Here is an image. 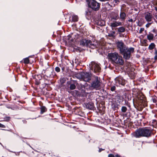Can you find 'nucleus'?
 Listing matches in <instances>:
<instances>
[{"label": "nucleus", "mask_w": 157, "mask_h": 157, "mask_svg": "<svg viewBox=\"0 0 157 157\" xmlns=\"http://www.w3.org/2000/svg\"><path fill=\"white\" fill-rule=\"evenodd\" d=\"M117 48L119 50L120 53L123 55L125 59H128L130 57L131 54L134 51V48H128L124 43L121 41L117 43Z\"/></svg>", "instance_id": "f257e3e1"}, {"label": "nucleus", "mask_w": 157, "mask_h": 157, "mask_svg": "<svg viewBox=\"0 0 157 157\" xmlns=\"http://www.w3.org/2000/svg\"><path fill=\"white\" fill-rule=\"evenodd\" d=\"M151 130L146 128H143L137 129L132 133V135L136 138H140L141 137H149L151 136Z\"/></svg>", "instance_id": "f03ea898"}, {"label": "nucleus", "mask_w": 157, "mask_h": 157, "mask_svg": "<svg viewBox=\"0 0 157 157\" xmlns=\"http://www.w3.org/2000/svg\"><path fill=\"white\" fill-rule=\"evenodd\" d=\"M108 56L110 60L120 65H122L123 64L122 57L120 56L117 52L109 53Z\"/></svg>", "instance_id": "7ed1b4c3"}, {"label": "nucleus", "mask_w": 157, "mask_h": 157, "mask_svg": "<svg viewBox=\"0 0 157 157\" xmlns=\"http://www.w3.org/2000/svg\"><path fill=\"white\" fill-rule=\"evenodd\" d=\"M80 45L82 46L89 47L92 48H95L98 46V44L96 41H91L89 40L83 39L80 42Z\"/></svg>", "instance_id": "20e7f679"}, {"label": "nucleus", "mask_w": 157, "mask_h": 157, "mask_svg": "<svg viewBox=\"0 0 157 157\" xmlns=\"http://www.w3.org/2000/svg\"><path fill=\"white\" fill-rule=\"evenodd\" d=\"M75 76L80 80L88 82L91 79V75L87 72H81L76 74Z\"/></svg>", "instance_id": "39448f33"}, {"label": "nucleus", "mask_w": 157, "mask_h": 157, "mask_svg": "<svg viewBox=\"0 0 157 157\" xmlns=\"http://www.w3.org/2000/svg\"><path fill=\"white\" fill-rule=\"evenodd\" d=\"M89 7L94 10H98L100 7L99 4L95 0H87Z\"/></svg>", "instance_id": "423d86ee"}, {"label": "nucleus", "mask_w": 157, "mask_h": 157, "mask_svg": "<svg viewBox=\"0 0 157 157\" xmlns=\"http://www.w3.org/2000/svg\"><path fill=\"white\" fill-rule=\"evenodd\" d=\"M100 79L98 77H95L94 79L91 84V87L96 90L99 89L101 84Z\"/></svg>", "instance_id": "0eeeda50"}, {"label": "nucleus", "mask_w": 157, "mask_h": 157, "mask_svg": "<svg viewBox=\"0 0 157 157\" xmlns=\"http://www.w3.org/2000/svg\"><path fill=\"white\" fill-rule=\"evenodd\" d=\"M115 85L118 86L120 85L124 86L126 83V81L121 76L118 77L115 79Z\"/></svg>", "instance_id": "6e6552de"}, {"label": "nucleus", "mask_w": 157, "mask_h": 157, "mask_svg": "<svg viewBox=\"0 0 157 157\" xmlns=\"http://www.w3.org/2000/svg\"><path fill=\"white\" fill-rule=\"evenodd\" d=\"M91 68L93 70H94V72H99L101 71V68L99 65L94 62L91 63Z\"/></svg>", "instance_id": "1a4fd4ad"}, {"label": "nucleus", "mask_w": 157, "mask_h": 157, "mask_svg": "<svg viewBox=\"0 0 157 157\" xmlns=\"http://www.w3.org/2000/svg\"><path fill=\"white\" fill-rule=\"evenodd\" d=\"M144 17L146 20L147 21H151L152 16L149 13L146 12L145 13Z\"/></svg>", "instance_id": "9d476101"}, {"label": "nucleus", "mask_w": 157, "mask_h": 157, "mask_svg": "<svg viewBox=\"0 0 157 157\" xmlns=\"http://www.w3.org/2000/svg\"><path fill=\"white\" fill-rule=\"evenodd\" d=\"M110 25L112 28H113L119 26H121L122 25V24L120 22L115 21L114 22L111 23Z\"/></svg>", "instance_id": "9b49d317"}, {"label": "nucleus", "mask_w": 157, "mask_h": 157, "mask_svg": "<svg viewBox=\"0 0 157 157\" xmlns=\"http://www.w3.org/2000/svg\"><path fill=\"white\" fill-rule=\"evenodd\" d=\"M87 108L90 109H93L94 108V105L93 103L90 102L87 103L86 105Z\"/></svg>", "instance_id": "f8f14e48"}, {"label": "nucleus", "mask_w": 157, "mask_h": 157, "mask_svg": "<svg viewBox=\"0 0 157 157\" xmlns=\"http://www.w3.org/2000/svg\"><path fill=\"white\" fill-rule=\"evenodd\" d=\"M113 16L112 19L115 20H117L119 18L118 13L117 12H112Z\"/></svg>", "instance_id": "ddd939ff"}, {"label": "nucleus", "mask_w": 157, "mask_h": 157, "mask_svg": "<svg viewBox=\"0 0 157 157\" xmlns=\"http://www.w3.org/2000/svg\"><path fill=\"white\" fill-rule=\"evenodd\" d=\"M126 14L123 12H121L120 14V19L122 21H124L126 19Z\"/></svg>", "instance_id": "4468645a"}, {"label": "nucleus", "mask_w": 157, "mask_h": 157, "mask_svg": "<svg viewBox=\"0 0 157 157\" xmlns=\"http://www.w3.org/2000/svg\"><path fill=\"white\" fill-rule=\"evenodd\" d=\"M154 35L151 33H149L147 36V38L149 40H152L154 38Z\"/></svg>", "instance_id": "2eb2a0df"}, {"label": "nucleus", "mask_w": 157, "mask_h": 157, "mask_svg": "<svg viewBox=\"0 0 157 157\" xmlns=\"http://www.w3.org/2000/svg\"><path fill=\"white\" fill-rule=\"evenodd\" d=\"M115 98L119 103L121 102L122 101V97L120 95H117L115 97Z\"/></svg>", "instance_id": "dca6fc26"}, {"label": "nucleus", "mask_w": 157, "mask_h": 157, "mask_svg": "<svg viewBox=\"0 0 157 157\" xmlns=\"http://www.w3.org/2000/svg\"><path fill=\"white\" fill-rule=\"evenodd\" d=\"M125 28L122 27L119 28L118 29V31L120 33H123L125 31Z\"/></svg>", "instance_id": "f3484780"}, {"label": "nucleus", "mask_w": 157, "mask_h": 157, "mask_svg": "<svg viewBox=\"0 0 157 157\" xmlns=\"http://www.w3.org/2000/svg\"><path fill=\"white\" fill-rule=\"evenodd\" d=\"M78 18L77 15H73L72 16V20L74 21H78Z\"/></svg>", "instance_id": "a211bd4d"}, {"label": "nucleus", "mask_w": 157, "mask_h": 157, "mask_svg": "<svg viewBox=\"0 0 157 157\" xmlns=\"http://www.w3.org/2000/svg\"><path fill=\"white\" fill-rule=\"evenodd\" d=\"M155 45L154 43H151L149 45L148 48L150 50L153 49L155 47Z\"/></svg>", "instance_id": "6ab92c4d"}, {"label": "nucleus", "mask_w": 157, "mask_h": 157, "mask_svg": "<svg viewBox=\"0 0 157 157\" xmlns=\"http://www.w3.org/2000/svg\"><path fill=\"white\" fill-rule=\"evenodd\" d=\"M47 110L46 108L44 106H42L41 108V113H43Z\"/></svg>", "instance_id": "aec40b11"}, {"label": "nucleus", "mask_w": 157, "mask_h": 157, "mask_svg": "<svg viewBox=\"0 0 157 157\" xmlns=\"http://www.w3.org/2000/svg\"><path fill=\"white\" fill-rule=\"evenodd\" d=\"M127 110V108L125 106H122L121 107V111L122 112L125 113Z\"/></svg>", "instance_id": "412c9836"}, {"label": "nucleus", "mask_w": 157, "mask_h": 157, "mask_svg": "<svg viewBox=\"0 0 157 157\" xmlns=\"http://www.w3.org/2000/svg\"><path fill=\"white\" fill-rule=\"evenodd\" d=\"M76 86L74 84H71L70 85V88L71 90H73L75 89Z\"/></svg>", "instance_id": "4be33fe9"}, {"label": "nucleus", "mask_w": 157, "mask_h": 157, "mask_svg": "<svg viewBox=\"0 0 157 157\" xmlns=\"http://www.w3.org/2000/svg\"><path fill=\"white\" fill-rule=\"evenodd\" d=\"M29 62V59L28 58H25L24 59V62L25 63L28 64Z\"/></svg>", "instance_id": "5701e85b"}, {"label": "nucleus", "mask_w": 157, "mask_h": 157, "mask_svg": "<svg viewBox=\"0 0 157 157\" xmlns=\"http://www.w3.org/2000/svg\"><path fill=\"white\" fill-rule=\"evenodd\" d=\"M116 89V87L115 86H110V90L112 91H115Z\"/></svg>", "instance_id": "b1692460"}, {"label": "nucleus", "mask_w": 157, "mask_h": 157, "mask_svg": "<svg viewBox=\"0 0 157 157\" xmlns=\"http://www.w3.org/2000/svg\"><path fill=\"white\" fill-rule=\"evenodd\" d=\"M101 21H99L98 22V24L101 26L104 25V22L103 21H102V22L101 23H101Z\"/></svg>", "instance_id": "393cba45"}, {"label": "nucleus", "mask_w": 157, "mask_h": 157, "mask_svg": "<svg viewBox=\"0 0 157 157\" xmlns=\"http://www.w3.org/2000/svg\"><path fill=\"white\" fill-rule=\"evenodd\" d=\"M55 71L57 72H59L60 71V69L59 67H56L55 68Z\"/></svg>", "instance_id": "a878e982"}, {"label": "nucleus", "mask_w": 157, "mask_h": 157, "mask_svg": "<svg viewBox=\"0 0 157 157\" xmlns=\"http://www.w3.org/2000/svg\"><path fill=\"white\" fill-rule=\"evenodd\" d=\"M152 123L154 124H157V122L155 120H152Z\"/></svg>", "instance_id": "bb28decb"}, {"label": "nucleus", "mask_w": 157, "mask_h": 157, "mask_svg": "<svg viewBox=\"0 0 157 157\" xmlns=\"http://www.w3.org/2000/svg\"><path fill=\"white\" fill-rule=\"evenodd\" d=\"M86 15H87V16L90 15L91 14L90 12L88 10V12L86 11Z\"/></svg>", "instance_id": "cd10ccee"}, {"label": "nucleus", "mask_w": 157, "mask_h": 157, "mask_svg": "<svg viewBox=\"0 0 157 157\" xmlns=\"http://www.w3.org/2000/svg\"><path fill=\"white\" fill-rule=\"evenodd\" d=\"M133 75L132 76V78H133L134 77V76H135V73H133V72H131L129 75Z\"/></svg>", "instance_id": "c85d7f7f"}, {"label": "nucleus", "mask_w": 157, "mask_h": 157, "mask_svg": "<svg viewBox=\"0 0 157 157\" xmlns=\"http://www.w3.org/2000/svg\"><path fill=\"white\" fill-rule=\"evenodd\" d=\"M0 127L2 128H5V125L0 123Z\"/></svg>", "instance_id": "c756f323"}, {"label": "nucleus", "mask_w": 157, "mask_h": 157, "mask_svg": "<svg viewBox=\"0 0 157 157\" xmlns=\"http://www.w3.org/2000/svg\"><path fill=\"white\" fill-rule=\"evenodd\" d=\"M151 23H148V24H147L146 25V26L147 28H148L149 26L151 25Z\"/></svg>", "instance_id": "7c9ffc66"}, {"label": "nucleus", "mask_w": 157, "mask_h": 157, "mask_svg": "<svg viewBox=\"0 0 157 157\" xmlns=\"http://www.w3.org/2000/svg\"><path fill=\"white\" fill-rule=\"evenodd\" d=\"M71 36H67V39L68 40H71L70 39L71 38ZM72 39H71V40H72Z\"/></svg>", "instance_id": "2f4dec72"}, {"label": "nucleus", "mask_w": 157, "mask_h": 157, "mask_svg": "<svg viewBox=\"0 0 157 157\" xmlns=\"http://www.w3.org/2000/svg\"><path fill=\"white\" fill-rule=\"evenodd\" d=\"M108 157H114V155L112 154H110L108 155Z\"/></svg>", "instance_id": "473e14b6"}, {"label": "nucleus", "mask_w": 157, "mask_h": 157, "mask_svg": "<svg viewBox=\"0 0 157 157\" xmlns=\"http://www.w3.org/2000/svg\"><path fill=\"white\" fill-rule=\"evenodd\" d=\"M144 28H141L140 29V33H141L143 31H144Z\"/></svg>", "instance_id": "72a5a7b5"}, {"label": "nucleus", "mask_w": 157, "mask_h": 157, "mask_svg": "<svg viewBox=\"0 0 157 157\" xmlns=\"http://www.w3.org/2000/svg\"><path fill=\"white\" fill-rule=\"evenodd\" d=\"M128 21L129 22H132L133 21V20L132 19H129L128 20Z\"/></svg>", "instance_id": "f704fd0d"}, {"label": "nucleus", "mask_w": 157, "mask_h": 157, "mask_svg": "<svg viewBox=\"0 0 157 157\" xmlns=\"http://www.w3.org/2000/svg\"><path fill=\"white\" fill-rule=\"evenodd\" d=\"M104 150V149H103L101 148H100V149H99V152H101L102 150Z\"/></svg>", "instance_id": "c9c22d12"}, {"label": "nucleus", "mask_w": 157, "mask_h": 157, "mask_svg": "<svg viewBox=\"0 0 157 157\" xmlns=\"http://www.w3.org/2000/svg\"><path fill=\"white\" fill-rule=\"evenodd\" d=\"M154 58H155V59H156V60H157V55H155V56Z\"/></svg>", "instance_id": "e433bc0d"}, {"label": "nucleus", "mask_w": 157, "mask_h": 157, "mask_svg": "<svg viewBox=\"0 0 157 157\" xmlns=\"http://www.w3.org/2000/svg\"><path fill=\"white\" fill-rule=\"evenodd\" d=\"M6 121H9V120L10 117H6Z\"/></svg>", "instance_id": "4c0bfd02"}, {"label": "nucleus", "mask_w": 157, "mask_h": 157, "mask_svg": "<svg viewBox=\"0 0 157 157\" xmlns=\"http://www.w3.org/2000/svg\"><path fill=\"white\" fill-rule=\"evenodd\" d=\"M155 55H157V50H155Z\"/></svg>", "instance_id": "58836bf2"}, {"label": "nucleus", "mask_w": 157, "mask_h": 157, "mask_svg": "<svg viewBox=\"0 0 157 157\" xmlns=\"http://www.w3.org/2000/svg\"><path fill=\"white\" fill-rule=\"evenodd\" d=\"M115 157H120V155H115Z\"/></svg>", "instance_id": "ea45409f"}, {"label": "nucleus", "mask_w": 157, "mask_h": 157, "mask_svg": "<svg viewBox=\"0 0 157 157\" xmlns=\"http://www.w3.org/2000/svg\"><path fill=\"white\" fill-rule=\"evenodd\" d=\"M152 32H153V33H155V30L154 29L153 30H152Z\"/></svg>", "instance_id": "a19ab883"}, {"label": "nucleus", "mask_w": 157, "mask_h": 157, "mask_svg": "<svg viewBox=\"0 0 157 157\" xmlns=\"http://www.w3.org/2000/svg\"><path fill=\"white\" fill-rule=\"evenodd\" d=\"M155 17L156 19L157 20V15H156L155 16Z\"/></svg>", "instance_id": "79ce46f5"}, {"label": "nucleus", "mask_w": 157, "mask_h": 157, "mask_svg": "<svg viewBox=\"0 0 157 157\" xmlns=\"http://www.w3.org/2000/svg\"><path fill=\"white\" fill-rule=\"evenodd\" d=\"M155 10L157 11V7L155 8Z\"/></svg>", "instance_id": "37998d69"}, {"label": "nucleus", "mask_w": 157, "mask_h": 157, "mask_svg": "<svg viewBox=\"0 0 157 157\" xmlns=\"http://www.w3.org/2000/svg\"><path fill=\"white\" fill-rule=\"evenodd\" d=\"M155 22L157 23V21H155Z\"/></svg>", "instance_id": "c03bdc74"}, {"label": "nucleus", "mask_w": 157, "mask_h": 157, "mask_svg": "<svg viewBox=\"0 0 157 157\" xmlns=\"http://www.w3.org/2000/svg\"><path fill=\"white\" fill-rule=\"evenodd\" d=\"M144 101H145V99H144Z\"/></svg>", "instance_id": "a18cd8bd"}]
</instances>
